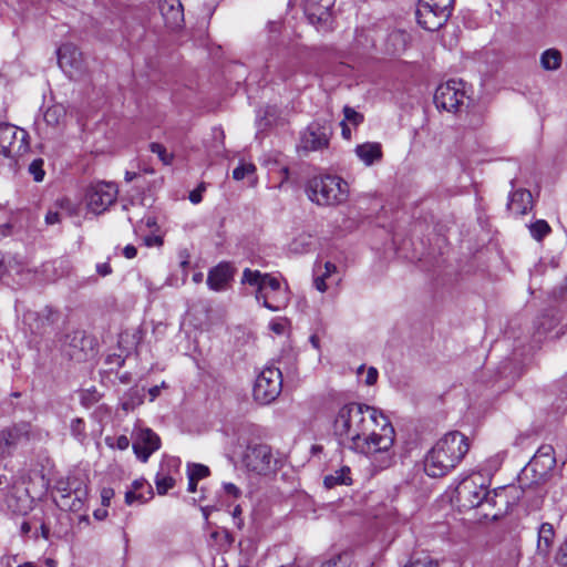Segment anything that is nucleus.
I'll return each mask as SVG.
<instances>
[{"label":"nucleus","instance_id":"f257e3e1","mask_svg":"<svg viewBox=\"0 0 567 567\" xmlns=\"http://www.w3.org/2000/svg\"><path fill=\"white\" fill-rule=\"evenodd\" d=\"M333 433L348 450L367 456L377 471L394 462L395 430L382 411L358 402L341 405L333 420Z\"/></svg>","mask_w":567,"mask_h":567},{"label":"nucleus","instance_id":"f03ea898","mask_svg":"<svg viewBox=\"0 0 567 567\" xmlns=\"http://www.w3.org/2000/svg\"><path fill=\"white\" fill-rule=\"evenodd\" d=\"M518 497L519 491L515 486L498 487L489 492L487 481L482 473H473L463 478L455 489V498L460 507L464 509L478 506L491 507L493 511L485 512L484 516L494 520L504 516Z\"/></svg>","mask_w":567,"mask_h":567},{"label":"nucleus","instance_id":"7ed1b4c3","mask_svg":"<svg viewBox=\"0 0 567 567\" xmlns=\"http://www.w3.org/2000/svg\"><path fill=\"white\" fill-rule=\"evenodd\" d=\"M470 450L467 437L453 431L443 435L427 452L424 471L431 477H442L454 470Z\"/></svg>","mask_w":567,"mask_h":567},{"label":"nucleus","instance_id":"20e7f679","mask_svg":"<svg viewBox=\"0 0 567 567\" xmlns=\"http://www.w3.org/2000/svg\"><path fill=\"white\" fill-rule=\"evenodd\" d=\"M241 284L256 287V300L271 311H280L289 303L288 287L270 274L245 268Z\"/></svg>","mask_w":567,"mask_h":567},{"label":"nucleus","instance_id":"39448f33","mask_svg":"<svg viewBox=\"0 0 567 567\" xmlns=\"http://www.w3.org/2000/svg\"><path fill=\"white\" fill-rule=\"evenodd\" d=\"M306 193L308 198L317 205H339L348 199L349 185L336 175L313 176L307 183Z\"/></svg>","mask_w":567,"mask_h":567},{"label":"nucleus","instance_id":"423d86ee","mask_svg":"<svg viewBox=\"0 0 567 567\" xmlns=\"http://www.w3.org/2000/svg\"><path fill=\"white\" fill-rule=\"evenodd\" d=\"M281 389V371L272 365L265 367L256 378L252 396L260 404H269L277 399Z\"/></svg>","mask_w":567,"mask_h":567},{"label":"nucleus","instance_id":"0eeeda50","mask_svg":"<svg viewBox=\"0 0 567 567\" xmlns=\"http://www.w3.org/2000/svg\"><path fill=\"white\" fill-rule=\"evenodd\" d=\"M243 463L248 471L259 475L270 474L278 467L277 457L274 455L270 446L266 444L247 446Z\"/></svg>","mask_w":567,"mask_h":567},{"label":"nucleus","instance_id":"6e6552de","mask_svg":"<svg viewBox=\"0 0 567 567\" xmlns=\"http://www.w3.org/2000/svg\"><path fill=\"white\" fill-rule=\"evenodd\" d=\"M29 134L12 124H0V154L6 157H19L29 150Z\"/></svg>","mask_w":567,"mask_h":567},{"label":"nucleus","instance_id":"1a4fd4ad","mask_svg":"<svg viewBox=\"0 0 567 567\" xmlns=\"http://www.w3.org/2000/svg\"><path fill=\"white\" fill-rule=\"evenodd\" d=\"M118 195L116 184L111 182H96L86 192L87 208L94 214H102L115 203Z\"/></svg>","mask_w":567,"mask_h":567},{"label":"nucleus","instance_id":"9d476101","mask_svg":"<svg viewBox=\"0 0 567 567\" xmlns=\"http://www.w3.org/2000/svg\"><path fill=\"white\" fill-rule=\"evenodd\" d=\"M465 97L464 83L462 81L450 80L437 86L434 94V103L437 109L447 112H456L464 103Z\"/></svg>","mask_w":567,"mask_h":567},{"label":"nucleus","instance_id":"9b49d317","mask_svg":"<svg viewBox=\"0 0 567 567\" xmlns=\"http://www.w3.org/2000/svg\"><path fill=\"white\" fill-rule=\"evenodd\" d=\"M331 127L319 121L310 123L300 135V148L305 152L322 151L329 146Z\"/></svg>","mask_w":567,"mask_h":567},{"label":"nucleus","instance_id":"f8f14e48","mask_svg":"<svg viewBox=\"0 0 567 567\" xmlns=\"http://www.w3.org/2000/svg\"><path fill=\"white\" fill-rule=\"evenodd\" d=\"M556 465L555 452L550 445H542L525 468L530 472L533 482L539 484L548 477Z\"/></svg>","mask_w":567,"mask_h":567},{"label":"nucleus","instance_id":"ddd939ff","mask_svg":"<svg viewBox=\"0 0 567 567\" xmlns=\"http://www.w3.org/2000/svg\"><path fill=\"white\" fill-rule=\"evenodd\" d=\"M58 63L70 79H78L84 72L82 53L72 43H65L59 48Z\"/></svg>","mask_w":567,"mask_h":567},{"label":"nucleus","instance_id":"4468645a","mask_svg":"<svg viewBox=\"0 0 567 567\" xmlns=\"http://www.w3.org/2000/svg\"><path fill=\"white\" fill-rule=\"evenodd\" d=\"M161 446L158 435L151 429H140L133 442V450L138 460L146 462L151 454Z\"/></svg>","mask_w":567,"mask_h":567},{"label":"nucleus","instance_id":"2eb2a0df","mask_svg":"<svg viewBox=\"0 0 567 567\" xmlns=\"http://www.w3.org/2000/svg\"><path fill=\"white\" fill-rule=\"evenodd\" d=\"M450 13L434 9L419 1L416 8V20L420 27L427 31H436L442 28L450 18Z\"/></svg>","mask_w":567,"mask_h":567},{"label":"nucleus","instance_id":"dca6fc26","mask_svg":"<svg viewBox=\"0 0 567 567\" xmlns=\"http://www.w3.org/2000/svg\"><path fill=\"white\" fill-rule=\"evenodd\" d=\"M29 440L28 425H18L0 431V456L12 453L18 444Z\"/></svg>","mask_w":567,"mask_h":567},{"label":"nucleus","instance_id":"f3484780","mask_svg":"<svg viewBox=\"0 0 567 567\" xmlns=\"http://www.w3.org/2000/svg\"><path fill=\"white\" fill-rule=\"evenodd\" d=\"M158 8L168 29L177 30L183 27L184 8L179 0H159Z\"/></svg>","mask_w":567,"mask_h":567},{"label":"nucleus","instance_id":"a211bd4d","mask_svg":"<svg viewBox=\"0 0 567 567\" xmlns=\"http://www.w3.org/2000/svg\"><path fill=\"white\" fill-rule=\"evenodd\" d=\"M234 277V268L228 262H220L212 268L207 276V286L214 291L226 290Z\"/></svg>","mask_w":567,"mask_h":567},{"label":"nucleus","instance_id":"6ab92c4d","mask_svg":"<svg viewBox=\"0 0 567 567\" xmlns=\"http://www.w3.org/2000/svg\"><path fill=\"white\" fill-rule=\"evenodd\" d=\"M533 207V196L527 189H516L511 194L507 203L508 210L516 215L523 216Z\"/></svg>","mask_w":567,"mask_h":567},{"label":"nucleus","instance_id":"aec40b11","mask_svg":"<svg viewBox=\"0 0 567 567\" xmlns=\"http://www.w3.org/2000/svg\"><path fill=\"white\" fill-rule=\"evenodd\" d=\"M555 530L551 524L543 523L538 528L537 555L546 558L554 543Z\"/></svg>","mask_w":567,"mask_h":567},{"label":"nucleus","instance_id":"412c9836","mask_svg":"<svg viewBox=\"0 0 567 567\" xmlns=\"http://www.w3.org/2000/svg\"><path fill=\"white\" fill-rule=\"evenodd\" d=\"M143 491H145L147 495H152L151 486L145 480H135L132 483L131 488L125 492V503L127 505H133L134 503H145L148 497L145 496Z\"/></svg>","mask_w":567,"mask_h":567},{"label":"nucleus","instance_id":"4be33fe9","mask_svg":"<svg viewBox=\"0 0 567 567\" xmlns=\"http://www.w3.org/2000/svg\"><path fill=\"white\" fill-rule=\"evenodd\" d=\"M313 285L320 292H324L328 289L327 279L337 272V266L331 261H326L323 265L317 264L315 266Z\"/></svg>","mask_w":567,"mask_h":567},{"label":"nucleus","instance_id":"5701e85b","mask_svg":"<svg viewBox=\"0 0 567 567\" xmlns=\"http://www.w3.org/2000/svg\"><path fill=\"white\" fill-rule=\"evenodd\" d=\"M355 154L367 166L382 158V148L379 143H363L355 147Z\"/></svg>","mask_w":567,"mask_h":567},{"label":"nucleus","instance_id":"b1692460","mask_svg":"<svg viewBox=\"0 0 567 567\" xmlns=\"http://www.w3.org/2000/svg\"><path fill=\"white\" fill-rule=\"evenodd\" d=\"M411 42V35L403 30H394L389 34L388 45L392 53L398 54L409 47Z\"/></svg>","mask_w":567,"mask_h":567},{"label":"nucleus","instance_id":"393cba45","mask_svg":"<svg viewBox=\"0 0 567 567\" xmlns=\"http://www.w3.org/2000/svg\"><path fill=\"white\" fill-rule=\"evenodd\" d=\"M144 389L131 388L122 398L121 406L125 412L133 411L144 401Z\"/></svg>","mask_w":567,"mask_h":567},{"label":"nucleus","instance_id":"a878e982","mask_svg":"<svg viewBox=\"0 0 567 567\" xmlns=\"http://www.w3.org/2000/svg\"><path fill=\"white\" fill-rule=\"evenodd\" d=\"M65 116L66 111L62 104H53L49 106L43 114L44 122L52 127H56L62 124Z\"/></svg>","mask_w":567,"mask_h":567},{"label":"nucleus","instance_id":"bb28decb","mask_svg":"<svg viewBox=\"0 0 567 567\" xmlns=\"http://www.w3.org/2000/svg\"><path fill=\"white\" fill-rule=\"evenodd\" d=\"M323 483L328 488H332L337 485L351 484L350 468L348 466H343L337 470L333 474L327 475Z\"/></svg>","mask_w":567,"mask_h":567},{"label":"nucleus","instance_id":"cd10ccee","mask_svg":"<svg viewBox=\"0 0 567 567\" xmlns=\"http://www.w3.org/2000/svg\"><path fill=\"white\" fill-rule=\"evenodd\" d=\"M540 65L547 71H555L561 65V54L556 49H548L540 55Z\"/></svg>","mask_w":567,"mask_h":567},{"label":"nucleus","instance_id":"c85d7f7f","mask_svg":"<svg viewBox=\"0 0 567 567\" xmlns=\"http://www.w3.org/2000/svg\"><path fill=\"white\" fill-rule=\"evenodd\" d=\"M439 560L432 558L426 553H416L412 555L409 563L404 567H437Z\"/></svg>","mask_w":567,"mask_h":567},{"label":"nucleus","instance_id":"c756f323","mask_svg":"<svg viewBox=\"0 0 567 567\" xmlns=\"http://www.w3.org/2000/svg\"><path fill=\"white\" fill-rule=\"evenodd\" d=\"M529 230L532 237L535 240L542 241L550 233L551 229L546 220L538 219L529 226Z\"/></svg>","mask_w":567,"mask_h":567},{"label":"nucleus","instance_id":"7c9ffc66","mask_svg":"<svg viewBox=\"0 0 567 567\" xmlns=\"http://www.w3.org/2000/svg\"><path fill=\"white\" fill-rule=\"evenodd\" d=\"M175 480L165 473H157L155 477V485L157 493L164 495L168 489L173 488Z\"/></svg>","mask_w":567,"mask_h":567},{"label":"nucleus","instance_id":"2f4dec72","mask_svg":"<svg viewBox=\"0 0 567 567\" xmlns=\"http://www.w3.org/2000/svg\"><path fill=\"white\" fill-rule=\"evenodd\" d=\"M256 166L252 163L240 162L239 165L233 171V178L235 181H243L245 177L255 175Z\"/></svg>","mask_w":567,"mask_h":567},{"label":"nucleus","instance_id":"473e14b6","mask_svg":"<svg viewBox=\"0 0 567 567\" xmlns=\"http://www.w3.org/2000/svg\"><path fill=\"white\" fill-rule=\"evenodd\" d=\"M209 475V468L206 465L192 463L187 465V476L196 481L203 480Z\"/></svg>","mask_w":567,"mask_h":567},{"label":"nucleus","instance_id":"72a5a7b5","mask_svg":"<svg viewBox=\"0 0 567 567\" xmlns=\"http://www.w3.org/2000/svg\"><path fill=\"white\" fill-rule=\"evenodd\" d=\"M150 151L156 154L164 165H169L173 161V154L168 153L165 146L159 143H151Z\"/></svg>","mask_w":567,"mask_h":567},{"label":"nucleus","instance_id":"f704fd0d","mask_svg":"<svg viewBox=\"0 0 567 567\" xmlns=\"http://www.w3.org/2000/svg\"><path fill=\"white\" fill-rule=\"evenodd\" d=\"M43 165H44V161L42 158H35L30 163L29 168H28V171L32 175L33 179L38 183L42 182L45 176Z\"/></svg>","mask_w":567,"mask_h":567},{"label":"nucleus","instance_id":"c9c22d12","mask_svg":"<svg viewBox=\"0 0 567 567\" xmlns=\"http://www.w3.org/2000/svg\"><path fill=\"white\" fill-rule=\"evenodd\" d=\"M420 2L427 4L434 9L452 13L454 0H419Z\"/></svg>","mask_w":567,"mask_h":567},{"label":"nucleus","instance_id":"e433bc0d","mask_svg":"<svg viewBox=\"0 0 567 567\" xmlns=\"http://www.w3.org/2000/svg\"><path fill=\"white\" fill-rule=\"evenodd\" d=\"M344 122H350L354 126L359 125L363 121V116L350 106L343 107Z\"/></svg>","mask_w":567,"mask_h":567},{"label":"nucleus","instance_id":"4c0bfd02","mask_svg":"<svg viewBox=\"0 0 567 567\" xmlns=\"http://www.w3.org/2000/svg\"><path fill=\"white\" fill-rule=\"evenodd\" d=\"M71 432L78 440H82L85 436V424L82 419L72 420Z\"/></svg>","mask_w":567,"mask_h":567},{"label":"nucleus","instance_id":"58836bf2","mask_svg":"<svg viewBox=\"0 0 567 567\" xmlns=\"http://www.w3.org/2000/svg\"><path fill=\"white\" fill-rule=\"evenodd\" d=\"M555 561L560 567H567V538L558 547V550L555 555Z\"/></svg>","mask_w":567,"mask_h":567},{"label":"nucleus","instance_id":"ea45409f","mask_svg":"<svg viewBox=\"0 0 567 567\" xmlns=\"http://www.w3.org/2000/svg\"><path fill=\"white\" fill-rule=\"evenodd\" d=\"M86 496V489L75 488L74 491V499L69 505L71 511H79L83 505V499Z\"/></svg>","mask_w":567,"mask_h":567},{"label":"nucleus","instance_id":"a19ab883","mask_svg":"<svg viewBox=\"0 0 567 567\" xmlns=\"http://www.w3.org/2000/svg\"><path fill=\"white\" fill-rule=\"evenodd\" d=\"M114 497V491L111 487H104L101 491V503L103 507H107L111 504V499Z\"/></svg>","mask_w":567,"mask_h":567},{"label":"nucleus","instance_id":"79ce46f5","mask_svg":"<svg viewBox=\"0 0 567 567\" xmlns=\"http://www.w3.org/2000/svg\"><path fill=\"white\" fill-rule=\"evenodd\" d=\"M205 190V186L204 184L199 185L196 189L192 190L189 193V200L193 203V204H199L203 199L202 197V193Z\"/></svg>","mask_w":567,"mask_h":567},{"label":"nucleus","instance_id":"37998d69","mask_svg":"<svg viewBox=\"0 0 567 567\" xmlns=\"http://www.w3.org/2000/svg\"><path fill=\"white\" fill-rule=\"evenodd\" d=\"M144 244L147 247H154V246H162L163 245V238L158 235H148L144 237Z\"/></svg>","mask_w":567,"mask_h":567},{"label":"nucleus","instance_id":"c03bdc74","mask_svg":"<svg viewBox=\"0 0 567 567\" xmlns=\"http://www.w3.org/2000/svg\"><path fill=\"white\" fill-rule=\"evenodd\" d=\"M378 375H379L378 370L373 367H370L367 371V375H365V380H364L365 384L373 385L378 380Z\"/></svg>","mask_w":567,"mask_h":567},{"label":"nucleus","instance_id":"a18cd8bd","mask_svg":"<svg viewBox=\"0 0 567 567\" xmlns=\"http://www.w3.org/2000/svg\"><path fill=\"white\" fill-rule=\"evenodd\" d=\"M224 489L227 494L231 495L233 497H238L240 495V489L233 483H225Z\"/></svg>","mask_w":567,"mask_h":567},{"label":"nucleus","instance_id":"49530a36","mask_svg":"<svg viewBox=\"0 0 567 567\" xmlns=\"http://www.w3.org/2000/svg\"><path fill=\"white\" fill-rule=\"evenodd\" d=\"M115 446L121 451L126 450L130 446L128 437L126 435H120L116 439Z\"/></svg>","mask_w":567,"mask_h":567},{"label":"nucleus","instance_id":"de8ad7c7","mask_svg":"<svg viewBox=\"0 0 567 567\" xmlns=\"http://www.w3.org/2000/svg\"><path fill=\"white\" fill-rule=\"evenodd\" d=\"M96 271L102 277H105L112 272V268L107 262H102L96 265Z\"/></svg>","mask_w":567,"mask_h":567},{"label":"nucleus","instance_id":"09e8293b","mask_svg":"<svg viewBox=\"0 0 567 567\" xmlns=\"http://www.w3.org/2000/svg\"><path fill=\"white\" fill-rule=\"evenodd\" d=\"M123 255L127 258V259H132L134 257H136L137 255V249L135 246L133 245H127L124 247L123 249Z\"/></svg>","mask_w":567,"mask_h":567},{"label":"nucleus","instance_id":"8fccbe9b","mask_svg":"<svg viewBox=\"0 0 567 567\" xmlns=\"http://www.w3.org/2000/svg\"><path fill=\"white\" fill-rule=\"evenodd\" d=\"M45 221L47 224L49 225H53V224H56L60 221V214L56 213V212H49L47 215H45Z\"/></svg>","mask_w":567,"mask_h":567},{"label":"nucleus","instance_id":"3c124183","mask_svg":"<svg viewBox=\"0 0 567 567\" xmlns=\"http://www.w3.org/2000/svg\"><path fill=\"white\" fill-rule=\"evenodd\" d=\"M93 516L97 520H103L107 516V511L105 508H97L93 512Z\"/></svg>","mask_w":567,"mask_h":567},{"label":"nucleus","instance_id":"603ef678","mask_svg":"<svg viewBox=\"0 0 567 567\" xmlns=\"http://www.w3.org/2000/svg\"><path fill=\"white\" fill-rule=\"evenodd\" d=\"M280 174L282 175V178L281 181L279 182V187L282 186V184L288 181V177H289V168L287 166H282L280 168Z\"/></svg>","mask_w":567,"mask_h":567},{"label":"nucleus","instance_id":"864d4df0","mask_svg":"<svg viewBox=\"0 0 567 567\" xmlns=\"http://www.w3.org/2000/svg\"><path fill=\"white\" fill-rule=\"evenodd\" d=\"M159 392H161V386L159 385H155V386L151 388L148 390V394L151 396V401H154L159 395Z\"/></svg>","mask_w":567,"mask_h":567},{"label":"nucleus","instance_id":"5fc2aeb1","mask_svg":"<svg viewBox=\"0 0 567 567\" xmlns=\"http://www.w3.org/2000/svg\"><path fill=\"white\" fill-rule=\"evenodd\" d=\"M197 482L195 478L188 476V486H187V491L189 493H195L196 492V488H197Z\"/></svg>","mask_w":567,"mask_h":567},{"label":"nucleus","instance_id":"6e6d98bb","mask_svg":"<svg viewBox=\"0 0 567 567\" xmlns=\"http://www.w3.org/2000/svg\"><path fill=\"white\" fill-rule=\"evenodd\" d=\"M142 221L148 227L152 228L156 225V220L153 216H146L142 219Z\"/></svg>","mask_w":567,"mask_h":567},{"label":"nucleus","instance_id":"4d7b16f0","mask_svg":"<svg viewBox=\"0 0 567 567\" xmlns=\"http://www.w3.org/2000/svg\"><path fill=\"white\" fill-rule=\"evenodd\" d=\"M341 127H342V136L344 138H350L351 131H350L348 124L344 121L341 122Z\"/></svg>","mask_w":567,"mask_h":567},{"label":"nucleus","instance_id":"13d9d810","mask_svg":"<svg viewBox=\"0 0 567 567\" xmlns=\"http://www.w3.org/2000/svg\"><path fill=\"white\" fill-rule=\"evenodd\" d=\"M309 341H310V343L312 344V347H313L315 349H319V341H320V340H319V337H318V336L312 334V336L310 337Z\"/></svg>","mask_w":567,"mask_h":567},{"label":"nucleus","instance_id":"bf43d9fd","mask_svg":"<svg viewBox=\"0 0 567 567\" xmlns=\"http://www.w3.org/2000/svg\"><path fill=\"white\" fill-rule=\"evenodd\" d=\"M271 329L276 333H281L284 331V326L281 323H271Z\"/></svg>","mask_w":567,"mask_h":567},{"label":"nucleus","instance_id":"052dcab7","mask_svg":"<svg viewBox=\"0 0 567 567\" xmlns=\"http://www.w3.org/2000/svg\"><path fill=\"white\" fill-rule=\"evenodd\" d=\"M319 567H338L337 563L332 559L323 561Z\"/></svg>","mask_w":567,"mask_h":567},{"label":"nucleus","instance_id":"680f3d73","mask_svg":"<svg viewBox=\"0 0 567 567\" xmlns=\"http://www.w3.org/2000/svg\"><path fill=\"white\" fill-rule=\"evenodd\" d=\"M204 275L202 272H196L193 275V281L195 284H199L203 281Z\"/></svg>","mask_w":567,"mask_h":567},{"label":"nucleus","instance_id":"e2e57ef3","mask_svg":"<svg viewBox=\"0 0 567 567\" xmlns=\"http://www.w3.org/2000/svg\"><path fill=\"white\" fill-rule=\"evenodd\" d=\"M59 491L62 492V498L66 499L71 496V493L65 487L59 486Z\"/></svg>","mask_w":567,"mask_h":567},{"label":"nucleus","instance_id":"0e129e2a","mask_svg":"<svg viewBox=\"0 0 567 567\" xmlns=\"http://www.w3.org/2000/svg\"><path fill=\"white\" fill-rule=\"evenodd\" d=\"M488 462H493L494 467L497 468L502 462V458L499 457V455H497V456L491 458Z\"/></svg>","mask_w":567,"mask_h":567},{"label":"nucleus","instance_id":"69168bd1","mask_svg":"<svg viewBox=\"0 0 567 567\" xmlns=\"http://www.w3.org/2000/svg\"><path fill=\"white\" fill-rule=\"evenodd\" d=\"M31 527L29 525V523L24 522L22 525H21V532L23 534H28L30 532Z\"/></svg>","mask_w":567,"mask_h":567},{"label":"nucleus","instance_id":"338daca9","mask_svg":"<svg viewBox=\"0 0 567 567\" xmlns=\"http://www.w3.org/2000/svg\"><path fill=\"white\" fill-rule=\"evenodd\" d=\"M136 174L135 173H131V172H126L125 174V181L126 182H131L135 178Z\"/></svg>","mask_w":567,"mask_h":567},{"label":"nucleus","instance_id":"774afa93","mask_svg":"<svg viewBox=\"0 0 567 567\" xmlns=\"http://www.w3.org/2000/svg\"><path fill=\"white\" fill-rule=\"evenodd\" d=\"M17 567H37V566L33 563L28 561V563H23L21 565H18Z\"/></svg>","mask_w":567,"mask_h":567}]
</instances>
